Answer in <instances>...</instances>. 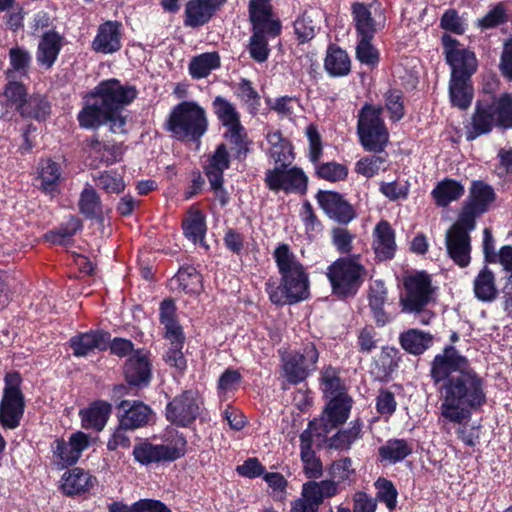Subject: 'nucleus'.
<instances>
[{"label": "nucleus", "instance_id": "nucleus-4", "mask_svg": "<svg viewBox=\"0 0 512 512\" xmlns=\"http://www.w3.org/2000/svg\"><path fill=\"white\" fill-rule=\"evenodd\" d=\"M207 128L206 111L194 101L177 104L166 122L167 131L181 141H198L206 133Z\"/></svg>", "mask_w": 512, "mask_h": 512}, {"label": "nucleus", "instance_id": "nucleus-57", "mask_svg": "<svg viewBox=\"0 0 512 512\" xmlns=\"http://www.w3.org/2000/svg\"><path fill=\"white\" fill-rule=\"evenodd\" d=\"M241 383V375L238 371L227 369L219 378L218 391L221 398L228 397L238 389Z\"/></svg>", "mask_w": 512, "mask_h": 512}, {"label": "nucleus", "instance_id": "nucleus-59", "mask_svg": "<svg viewBox=\"0 0 512 512\" xmlns=\"http://www.w3.org/2000/svg\"><path fill=\"white\" fill-rule=\"evenodd\" d=\"M295 33L298 38L302 41H308L315 36L317 24L313 20L312 16L305 12L299 17L294 23Z\"/></svg>", "mask_w": 512, "mask_h": 512}, {"label": "nucleus", "instance_id": "nucleus-35", "mask_svg": "<svg viewBox=\"0 0 512 512\" xmlns=\"http://www.w3.org/2000/svg\"><path fill=\"white\" fill-rule=\"evenodd\" d=\"M475 297L482 302H492L498 296L496 279L494 273L484 266L476 275L473 281Z\"/></svg>", "mask_w": 512, "mask_h": 512}, {"label": "nucleus", "instance_id": "nucleus-56", "mask_svg": "<svg viewBox=\"0 0 512 512\" xmlns=\"http://www.w3.org/2000/svg\"><path fill=\"white\" fill-rule=\"evenodd\" d=\"M4 97L6 98L8 105L21 110L22 114H26L27 111L23 108L26 102V90L24 86L19 82H9L4 91Z\"/></svg>", "mask_w": 512, "mask_h": 512}, {"label": "nucleus", "instance_id": "nucleus-12", "mask_svg": "<svg viewBox=\"0 0 512 512\" xmlns=\"http://www.w3.org/2000/svg\"><path fill=\"white\" fill-rule=\"evenodd\" d=\"M475 222L463 221L459 216L458 220L447 230L445 235V246L449 257L460 267H467L471 261V238L469 232L475 229Z\"/></svg>", "mask_w": 512, "mask_h": 512}, {"label": "nucleus", "instance_id": "nucleus-32", "mask_svg": "<svg viewBox=\"0 0 512 512\" xmlns=\"http://www.w3.org/2000/svg\"><path fill=\"white\" fill-rule=\"evenodd\" d=\"M62 47L61 36L49 31L45 33L38 44L36 59L39 65L49 69L55 63Z\"/></svg>", "mask_w": 512, "mask_h": 512}, {"label": "nucleus", "instance_id": "nucleus-18", "mask_svg": "<svg viewBox=\"0 0 512 512\" xmlns=\"http://www.w3.org/2000/svg\"><path fill=\"white\" fill-rule=\"evenodd\" d=\"M468 369V360L454 347H447L435 356L430 374L434 383L438 384Z\"/></svg>", "mask_w": 512, "mask_h": 512}, {"label": "nucleus", "instance_id": "nucleus-28", "mask_svg": "<svg viewBox=\"0 0 512 512\" xmlns=\"http://www.w3.org/2000/svg\"><path fill=\"white\" fill-rule=\"evenodd\" d=\"M124 373L130 384L136 386L147 385L151 377L147 352L143 350L133 352L125 364Z\"/></svg>", "mask_w": 512, "mask_h": 512}, {"label": "nucleus", "instance_id": "nucleus-16", "mask_svg": "<svg viewBox=\"0 0 512 512\" xmlns=\"http://www.w3.org/2000/svg\"><path fill=\"white\" fill-rule=\"evenodd\" d=\"M265 182L272 191L283 190L288 193H305L307 177L296 167L287 168L283 164L266 172Z\"/></svg>", "mask_w": 512, "mask_h": 512}, {"label": "nucleus", "instance_id": "nucleus-39", "mask_svg": "<svg viewBox=\"0 0 512 512\" xmlns=\"http://www.w3.org/2000/svg\"><path fill=\"white\" fill-rule=\"evenodd\" d=\"M399 340L405 351L420 355L432 345L433 336L419 329H409L400 335Z\"/></svg>", "mask_w": 512, "mask_h": 512}, {"label": "nucleus", "instance_id": "nucleus-54", "mask_svg": "<svg viewBox=\"0 0 512 512\" xmlns=\"http://www.w3.org/2000/svg\"><path fill=\"white\" fill-rule=\"evenodd\" d=\"M94 181L100 189L107 193H120L125 187L122 177L110 171H105L94 176Z\"/></svg>", "mask_w": 512, "mask_h": 512}, {"label": "nucleus", "instance_id": "nucleus-36", "mask_svg": "<svg viewBox=\"0 0 512 512\" xmlns=\"http://www.w3.org/2000/svg\"><path fill=\"white\" fill-rule=\"evenodd\" d=\"M339 492L334 480L308 481L302 486V496L307 497L318 507L327 498H332Z\"/></svg>", "mask_w": 512, "mask_h": 512}, {"label": "nucleus", "instance_id": "nucleus-17", "mask_svg": "<svg viewBox=\"0 0 512 512\" xmlns=\"http://www.w3.org/2000/svg\"><path fill=\"white\" fill-rule=\"evenodd\" d=\"M200 404L197 392L185 391L167 405V419L178 426H188L198 417Z\"/></svg>", "mask_w": 512, "mask_h": 512}, {"label": "nucleus", "instance_id": "nucleus-63", "mask_svg": "<svg viewBox=\"0 0 512 512\" xmlns=\"http://www.w3.org/2000/svg\"><path fill=\"white\" fill-rule=\"evenodd\" d=\"M372 38L373 37H361L357 45L356 55L361 63L373 65L378 61V53L370 43Z\"/></svg>", "mask_w": 512, "mask_h": 512}, {"label": "nucleus", "instance_id": "nucleus-50", "mask_svg": "<svg viewBox=\"0 0 512 512\" xmlns=\"http://www.w3.org/2000/svg\"><path fill=\"white\" fill-rule=\"evenodd\" d=\"M323 392L326 398L331 399L333 396L338 397L340 394H347L345 387L337 375L335 369L329 367L325 369L321 376Z\"/></svg>", "mask_w": 512, "mask_h": 512}, {"label": "nucleus", "instance_id": "nucleus-26", "mask_svg": "<svg viewBox=\"0 0 512 512\" xmlns=\"http://www.w3.org/2000/svg\"><path fill=\"white\" fill-rule=\"evenodd\" d=\"M225 1L190 0L185 8V26L195 28L206 24Z\"/></svg>", "mask_w": 512, "mask_h": 512}, {"label": "nucleus", "instance_id": "nucleus-44", "mask_svg": "<svg viewBox=\"0 0 512 512\" xmlns=\"http://www.w3.org/2000/svg\"><path fill=\"white\" fill-rule=\"evenodd\" d=\"M220 66V56L216 52L203 53L195 56L189 63V73L194 79L207 77Z\"/></svg>", "mask_w": 512, "mask_h": 512}, {"label": "nucleus", "instance_id": "nucleus-20", "mask_svg": "<svg viewBox=\"0 0 512 512\" xmlns=\"http://www.w3.org/2000/svg\"><path fill=\"white\" fill-rule=\"evenodd\" d=\"M253 23V35L249 42L250 56L262 63L269 56L268 37H276L280 33L278 21L251 20Z\"/></svg>", "mask_w": 512, "mask_h": 512}, {"label": "nucleus", "instance_id": "nucleus-5", "mask_svg": "<svg viewBox=\"0 0 512 512\" xmlns=\"http://www.w3.org/2000/svg\"><path fill=\"white\" fill-rule=\"evenodd\" d=\"M494 125L512 127V96L504 94L493 102L479 101L472 117L471 128L466 134L467 140H474L491 131Z\"/></svg>", "mask_w": 512, "mask_h": 512}, {"label": "nucleus", "instance_id": "nucleus-55", "mask_svg": "<svg viewBox=\"0 0 512 512\" xmlns=\"http://www.w3.org/2000/svg\"><path fill=\"white\" fill-rule=\"evenodd\" d=\"M171 343L170 349L166 352L164 356L165 362L170 366L175 368L179 372H183L186 369L187 363L186 359L182 352V347L184 343V336L181 334L179 339V343H176L174 339H168Z\"/></svg>", "mask_w": 512, "mask_h": 512}, {"label": "nucleus", "instance_id": "nucleus-37", "mask_svg": "<svg viewBox=\"0 0 512 512\" xmlns=\"http://www.w3.org/2000/svg\"><path fill=\"white\" fill-rule=\"evenodd\" d=\"M324 68L330 76H345L350 72L351 61L346 51L337 46L331 45L327 50L324 60Z\"/></svg>", "mask_w": 512, "mask_h": 512}, {"label": "nucleus", "instance_id": "nucleus-41", "mask_svg": "<svg viewBox=\"0 0 512 512\" xmlns=\"http://www.w3.org/2000/svg\"><path fill=\"white\" fill-rule=\"evenodd\" d=\"M411 444L404 439H391L379 448L381 462L395 464L412 453Z\"/></svg>", "mask_w": 512, "mask_h": 512}, {"label": "nucleus", "instance_id": "nucleus-14", "mask_svg": "<svg viewBox=\"0 0 512 512\" xmlns=\"http://www.w3.org/2000/svg\"><path fill=\"white\" fill-rule=\"evenodd\" d=\"M442 42L446 61L451 67V78H470L477 69L475 54L448 35L442 37Z\"/></svg>", "mask_w": 512, "mask_h": 512}, {"label": "nucleus", "instance_id": "nucleus-30", "mask_svg": "<svg viewBox=\"0 0 512 512\" xmlns=\"http://www.w3.org/2000/svg\"><path fill=\"white\" fill-rule=\"evenodd\" d=\"M89 165L99 167L100 165H111L122 159L124 149L120 144L101 143L98 140H91L87 148Z\"/></svg>", "mask_w": 512, "mask_h": 512}, {"label": "nucleus", "instance_id": "nucleus-25", "mask_svg": "<svg viewBox=\"0 0 512 512\" xmlns=\"http://www.w3.org/2000/svg\"><path fill=\"white\" fill-rule=\"evenodd\" d=\"M109 343L110 335L102 331H89L77 335L70 340L73 354L77 357H84L95 351L106 350Z\"/></svg>", "mask_w": 512, "mask_h": 512}, {"label": "nucleus", "instance_id": "nucleus-6", "mask_svg": "<svg viewBox=\"0 0 512 512\" xmlns=\"http://www.w3.org/2000/svg\"><path fill=\"white\" fill-rule=\"evenodd\" d=\"M366 276L365 267L359 262V256L342 257L327 269L333 294L341 298L354 296Z\"/></svg>", "mask_w": 512, "mask_h": 512}, {"label": "nucleus", "instance_id": "nucleus-13", "mask_svg": "<svg viewBox=\"0 0 512 512\" xmlns=\"http://www.w3.org/2000/svg\"><path fill=\"white\" fill-rule=\"evenodd\" d=\"M186 440L177 437L167 444L154 445L149 442H141L135 445L133 455L136 461L148 465L160 461H173L184 455Z\"/></svg>", "mask_w": 512, "mask_h": 512}, {"label": "nucleus", "instance_id": "nucleus-2", "mask_svg": "<svg viewBox=\"0 0 512 512\" xmlns=\"http://www.w3.org/2000/svg\"><path fill=\"white\" fill-rule=\"evenodd\" d=\"M137 96L134 86L122 84L117 79L100 82L86 99L78 114L81 127L96 128L107 123L112 112L122 111Z\"/></svg>", "mask_w": 512, "mask_h": 512}, {"label": "nucleus", "instance_id": "nucleus-58", "mask_svg": "<svg viewBox=\"0 0 512 512\" xmlns=\"http://www.w3.org/2000/svg\"><path fill=\"white\" fill-rule=\"evenodd\" d=\"M354 472L352 460L348 457L334 461L329 468V474L337 484L349 480Z\"/></svg>", "mask_w": 512, "mask_h": 512}, {"label": "nucleus", "instance_id": "nucleus-46", "mask_svg": "<svg viewBox=\"0 0 512 512\" xmlns=\"http://www.w3.org/2000/svg\"><path fill=\"white\" fill-rule=\"evenodd\" d=\"M175 304L172 300H164L160 305V320L165 327V337L167 339H174L179 343L182 329L175 320Z\"/></svg>", "mask_w": 512, "mask_h": 512}, {"label": "nucleus", "instance_id": "nucleus-11", "mask_svg": "<svg viewBox=\"0 0 512 512\" xmlns=\"http://www.w3.org/2000/svg\"><path fill=\"white\" fill-rule=\"evenodd\" d=\"M213 108L218 119L227 128L225 137L236 146L238 157L245 156L248 140L236 107L225 98L217 96L213 101Z\"/></svg>", "mask_w": 512, "mask_h": 512}, {"label": "nucleus", "instance_id": "nucleus-40", "mask_svg": "<svg viewBox=\"0 0 512 512\" xmlns=\"http://www.w3.org/2000/svg\"><path fill=\"white\" fill-rule=\"evenodd\" d=\"M230 164L229 153L224 144H220L215 152L209 157L205 166V174L209 182L218 184L223 180V172L228 169Z\"/></svg>", "mask_w": 512, "mask_h": 512}, {"label": "nucleus", "instance_id": "nucleus-19", "mask_svg": "<svg viewBox=\"0 0 512 512\" xmlns=\"http://www.w3.org/2000/svg\"><path fill=\"white\" fill-rule=\"evenodd\" d=\"M494 199L495 193L491 186L483 181H474L469 189L468 201L459 216L472 226L476 217L483 214Z\"/></svg>", "mask_w": 512, "mask_h": 512}, {"label": "nucleus", "instance_id": "nucleus-10", "mask_svg": "<svg viewBox=\"0 0 512 512\" xmlns=\"http://www.w3.org/2000/svg\"><path fill=\"white\" fill-rule=\"evenodd\" d=\"M352 402V398L348 394L333 396L329 399L321 416L311 421L307 429H311L317 438H326L332 430L347 421Z\"/></svg>", "mask_w": 512, "mask_h": 512}, {"label": "nucleus", "instance_id": "nucleus-43", "mask_svg": "<svg viewBox=\"0 0 512 512\" xmlns=\"http://www.w3.org/2000/svg\"><path fill=\"white\" fill-rule=\"evenodd\" d=\"M449 94L452 104L460 109H467L473 98L470 78H451Z\"/></svg>", "mask_w": 512, "mask_h": 512}, {"label": "nucleus", "instance_id": "nucleus-64", "mask_svg": "<svg viewBox=\"0 0 512 512\" xmlns=\"http://www.w3.org/2000/svg\"><path fill=\"white\" fill-rule=\"evenodd\" d=\"M354 235L346 228L338 227L332 230V243L340 253H349L352 250Z\"/></svg>", "mask_w": 512, "mask_h": 512}, {"label": "nucleus", "instance_id": "nucleus-8", "mask_svg": "<svg viewBox=\"0 0 512 512\" xmlns=\"http://www.w3.org/2000/svg\"><path fill=\"white\" fill-rule=\"evenodd\" d=\"M4 381L0 401V425L4 429L14 430L20 426L25 409L24 396L20 389L21 376L16 372L8 373Z\"/></svg>", "mask_w": 512, "mask_h": 512}, {"label": "nucleus", "instance_id": "nucleus-33", "mask_svg": "<svg viewBox=\"0 0 512 512\" xmlns=\"http://www.w3.org/2000/svg\"><path fill=\"white\" fill-rule=\"evenodd\" d=\"M363 423L359 420L350 422L349 426L345 429L337 431L334 435L328 438H323L329 448L348 451L351 447L362 438Z\"/></svg>", "mask_w": 512, "mask_h": 512}, {"label": "nucleus", "instance_id": "nucleus-21", "mask_svg": "<svg viewBox=\"0 0 512 512\" xmlns=\"http://www.w3.org/2000/svg\"><path fill=\"white\" fill-rule=\"evenodd\" d=\"M316 199L324 212L339 223L346 224L355 217L352 206L337 192L319 191Z\"/></svg>", "mask_w": 512, "mask_h": 512}, {"label": "nucleus", "instance_id": "nucleus-45", "mask_svg": "<svg viewBox=\"0 0 512 512\" xmlns=\"http://www.w3.org/2000/svg\"><path fill=\"white\" fill-rule=\"evenodd\" d=\"M463 194V185L451 179L441 181L432 191L436 204L442 207H445L452 201L459 199Z\"/></svg>", "mask_w": 512, "mask_h": 512}, {"label": "nucleus", "instance_id": "nucleus-15", "mask_svg": "<svg viewBox=\"0 0 512 512\" xmlns=\"http://www.w3.org/2000/svg\"><path fill=\"white\" fill-rule=\"evenodd\" d=\"M318 351L313 343L306 344L302 349L283 358V370L287 381L297 384L306 379L316 368Z\"/></svg>", "mask_w": 512, "mask_h": 512}, {"label": "nucleus", "instance_id": "nucleus-22", "mask_svg": "<svg viewBox=\"0 0 512 512\" xmlns=\"http://www.w3.org/2000/svg\"><path fill=\"white\" fill-rule=\"evenodd\" d=\"M89 446L88 436L83 432L73 433L68 441L57 439L53 444L54 455L63 465H72L77 462L82 452Z\"/></svg>", "mask_w": 512, "mask_h": 512}, {"label": "nucleus", "instance_id": "nucleus-49", "mask_svg": "<svg viewBox=\"0 0 512 512\" xmlns=\"http://www.w3.org/2000/svg\"><path fill=\"white\" fill-rule=\"evenodd\" d=\"M81 227V221L71 216L57 230L47 233L46 239L54 244H64L66 240L71 238Z\"/></svg>", "mask_w": 512, "mask_h": 512}, {"label": "nucleus", "instance_id": "nucleus-47", "mask_svg": "<svg viewBox=\"0 0 512 512\" xmlns=\"http://www.w3.org/2000/svg\"><path fill=\"white\" fill-rule=\"evenodd\" d=\"M78 206L86 218L94 219L102 214L100 197L91 185H87L81 192Z\"/></svg>", "mask_w": 512, "mask_h": 512}, {"label": "nucleus", "instance_id": "nucleus-1", "mask_svg": "<svg viewBox=\"0 0 512 512\" xmlns=\"http://www.w3.org/2000/svg\"><path fill=\"white\" fill-rule=\"evenodd\" d=\"M440 395L441 415L448 421L458 424L486 401L483 380L470 368L445 381L440 388Z\"/></svg>", "mask_w": 512, "mask_h": 512}, {"label": "nucleus", "instance_id": "nucleus-53", "mask_svg": "<svg viewBox=\"0 0 512 512\" xmlns=\"http://www.w3.org/2000/svg\"><path fill=\"white\" fill-rule=\"evenodd\" d=\"M375 487L377 488L376 501L384 502L390 511L394 510L398 492L393 483L385 478H379L375 482Z\"/></svg>", "mask_w": 512, "mask_h": 512}, {"label": "nucleus", "instance_id": "nucleus-7", "mask_svg": "<svg viewBox=\"0 0 512 512\" xmlns=\"http://www.w3.org/2000/svg\"><path fill=\"white\" fill-rule=\"evenodd\" d=\"M435 288L425 272H414L403 277L400 305L407 313H419L434 299Z\"/></svg>", "mask_w": 512, "mask_h": 512}, {"label": "nucleus", "instance_id": "nucleus-29", "mask_svg": "<svg viewBox=\"0 0 512 512\" xmlns=\"http://www.w3.org/2000/svg\"><path fill=\"white\" fill-rule=\"evenodd\" d=\"M62 180L61 165L51 159L41 160L36 168V186L46 194L57 192Z\"/></svg>", "mask_w": 512, "mask_h": 512}, {"label": "nucleus", "instance_id": "nucleus-3", "mask_svg": "<svg viewBox=\"0 0 512 512\" xmlns=\"http://www.w3.org/2000/svg\"><path fill=\"white\" fill-rule=\"evenodd\" d=\"M273 255L281 275V283L278 286L268 285L270 300L274 304L283 305L307 299L309 296L308 274L289 246L279 245Z\"/></svg>", "mask_w": 512, "mask_h": 512}, {"label": "nucleus", "instance_id": "nucleus-31", "mask_svg": "<svg viewBox=\"0 0 512 512\" xmlns=\"http://www.w3.org/2000/svg\"><path fill=\"white\" fill-rule=\"evenodd\" d=\"M314 437H316L315 433L311 429H306L300 434V457L303 463V471L311 479H317L323 473L322 463L312 450Z\"/></svg>", "mask_w": 512, "mask_h": 512}, {"label": "nucleus", "instance_id": "nucleus-27", "mask_svg": "<svg viewBox=\"0 0 512 512\" xmlns=\"http://www.w3.org/2000/svg\"><path fill=\"white\" fill-rule=\"evenodd\" d=\"M121 25L116 21H107L99 26L92 42V49L103 54H112L121 48Z\"/></svg>", "mask_w": 512, "mask_h": 512}, {"label": "nucleus", "instance_id": "nucleus-23", "mask_svg": "<svg viewBox=\"0 0 512 512\" xmlns=\"http://www.w3.org/2000/svg\"><path fill=\"white\" fill-rule=\"evenodd\" d=\"M123 411L120 416V428L123 430H134L145 426L151 416V408L139 401L123 400L118 406Z\"/></svg>", "mask_w": 512, "mask_h": 512}, {"label": "nucleus", "instance_id": "nucleus-9", "mask_svg": "<svg viewBox=\"0 0 512 512\" xmlns=\"http://www.w3.org/2000/svg\"><path fill=\"white\" fill-rule=\"evenodd\" d=\"M381 108L366 105L359 114L357 132L363 147L368 151L381 152L389 138L381 118Z\"/></svg>", "mask_w": 512, "mask_h": 512}, {"label": "nucleus", "instance_id": "nucleus-52", "mask_svg": "<svg viewBox=\"0 0 512 512\" xmlns=\"http://www.w3.org/2000/svg\"><path fill=\"white\" fill-rule=\"evenodd\" d=\"M177 281L187 293H198L202 289V277L193 267L180 269L177 273Z\"/></svg>", "mask_w": 512, "mask_h": 512}, {"label": "nucleus", "instance_id": "nucleus-24", "mask_svg": "<svg viewBox=\"0 0 512 512\" xmlns=\"http://www.w3.org/2000/svg\"><path fill=\"white\" fill-rule=\"evenodd\" d=\"M372 247L376 258L380 261H386L395 256L397 249L395 231L389 222L383 220L376 224L373 230Z\"/></svg>", "mask_w": 512, "mask_h": 512}, {"label": "nucleus", "instance_id": "nucleus-48", "mask_svg": "<svg viewBox=\"0 0 512 512\" xmlns=\"http://www.w3.org/2000/svg\"><path fill=\"white\" fill-rule=\"evenodd\" d=\"M352 10L356 29L361 37H373L376 27L369 9L364 4L356 3L353 5Z\"/></svg>", "mask_w": 512, "mask_h": 512}, {"label": "nucleus", "instance_id": "nucleus-51", "mask_svg": "<svg viewBox=\"0 0 512 512\" xmlns=\"http://www.w3.org/2000/svg\"><path fill=\"white\" fill-rule=\"evenodd\" d=\"M387 160L382 155L361 158L355 165V171L366 178H371L380 170L386 169Z\"/></svg>", "mask_w": 512, "mask_h": 512}, {"label": "nucleus", "instance_id": "nucleus-34", "mask_svg": "<svg viewBox=\"0 0 512 512\" xmlns=\"http://www.w3.org/2000/svg\"><path fill=\"white\" fill-rule=\"evenodd\" d=\"M96 478L88 472L74 468L65 472L61 479V488L64 494L74 495L86 492L95 484Z\"/></svg>", "mask_w": 512, "mask_h": 512}, {"label": "nucleus", "instance_id": "nucleus-42", "mask_svg": "<svg viewBox=\"0 0 512 512\" xmlns=\"http://www.w3.org/2000/svg\"><path fill=\"white\" fill-rule=\"evenodd\" d=\"M184 235L193 243L202 242L206 233L204 214L191 208L182 221Z\"/></svg>", "mask_w": 512, "mask_h": 512}, {"label": "nucleus", "instance_id": "nucleus-61", "mask_svg": "<svg viewBox=\"0 0 512 512\" xmlns=\"http://www.w3.org/2000/svg\"><path fill=\"white\" fill-rule=\"evenodd\" d=\"M397 408L394 393L387 389H381L376 397V410L382 416H391Z\"/></svg>", "mask_w": 512, "mask_h": 512}, {"label": "nucleus", "instance_id": "nucleus-60", "mask_svg": "<svg viewBox=\"0 0 512 512\" xmlns=\"http://www.w3.org/2000/svg\"><path fill=\"white\" fill-rule=\"evenodd\" d=\"M319 177L328 181H340L347 176V169L344 165L335 162H328L317 167Z\"/></svg>", "mask_w": 512, "mask_h": 512}, {"label": "nucleus", "instance_id": "nucleus-62", "mask_svg": "<svg viewBox=\"0 0 512 512\" xmlns=\"http://www.w3.org/2000/svg\"><path fill=\"white\" fill-rule=\"evenodd\" d=\"M507 21V14L502 3L497 4L484 17L478 20V25L484 29L494 28Z\"/></svg>", "mask_w": 512, "mask_h": 512}, {"label": "nucleus", "instance_id": "nucleus-38", "mask_svg": "<svg viewBox=\"0 0 512 512\" xmlns=\"http://www.w3.org/2000/svg\"><path fill=\"white\" fill-rule=\"evenodd\" d=\"M110 412L111 405L109 403L105 401L93 403L89 408L80 412L83 427L101 431L107 423Z\"/></svg>", "mask_w": 512, "mask_h": 512}]
</instances>
